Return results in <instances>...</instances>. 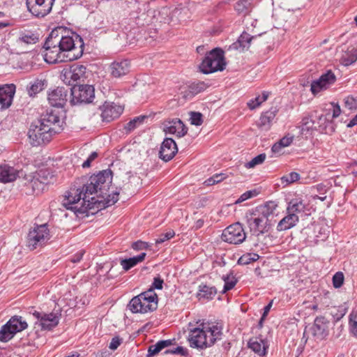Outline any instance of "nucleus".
I'll list each match as a JSON object with an SVG mask.
<instances>
[{"label": "nucleus", "instance_id": "a878e982", "mask_svg": "<svg viewBox=\"0 0 357 357\" xmlns=\"http://www.w3.org/2000/svg\"><path fill=\"white\" fill-rule=\"evenodd\" d=\"M248 347L259 356H264L267 353L268 344L267 340L256 337L250 340Z\"/></svg>", "mask_w": 357, "mask_h": 357}, {"label": "nucleus", "instance_id": "f3484780", "mask_svg": "<svg viewBox=\"0 0 357 357\" xmlns=\"http://www.w3.org/2000/svg\"><path fill=\"white\" fill-rule=\"evenodd\" d=\"M336 80L334 73L328 70L323 74L318 79L313 81L311 84L310 91L313 95H316L323 90L327 89Z\"/></svg>", "mask_w": 357, "mask_h": 357}, {"label": "nucleus", "instance_id": "09e8293b", "mask_svg": "<svg viewBox=\"0 0 357 357\" xmlns=\"http://www.w3.org/2000/svg\"><path fill=\"white\" fill-rule=\"evenodd\" d=\"M37 40L38 38L36 36L26 34L20 36L18 39L19 42L24 43L26 44L36 43Z\"/></svg>", "mask_w": 357, "mask_h": 357}, {"label": "nucleus", "instance_id": "412c9836", "mask_svg": "<svg viewBox=\"0 0 357 357\" xmlns=\"http://www.w3.org/2000/svg\"><path fill=\"white\" fill-rule=\"evenodd\" d=\"M163 130L166 134L174 135L178 137H183L188 131L183 123L178 119L166 121Z\"/></svg>", "mask_w": 357, "mask_h": 357}, {"label": "nucleus", "instance_id": "13d9d810", "mask_svg": "<svg viewBox=\"0 0 357 357\" xmlns=\"http://www.w3.org/2000/svg\"><path fill=\"white\" fill-rule=\"evenodd\" d=\"M84 250H80V251H79L78 252H77V253H76V254H75V255L72 257V259H71V261H72L73 263H77V262H79V261L82 259V257H83V255H84Z\"/></svg>", "mask_w": 357, "mask_h": 357}, {"label": "nucleus", "instance_id": "a18cd8bd", "mask_svg": "<svg viewBox=\"0 0 357 357\" xmlns=\"http://www.w3.org/2000/svg\"><path fill=\"white\" fill-rule=\"evenodd\" d=\"M356 61V59H353V56L349 51L346 52L340 59V63L345 66H348Z\"/></svg>", "mask_w": 357, "mask_h": 357}, {"label": "nucleus", "instance_id": "c03bdc74", "mask_svg": "<svg viewBox=\"0 0 357 357\" xmlns=\"http://www.w3.org/2000/svg\"><path fill=\"white\" fill-rule=\"evenodd\" d=\"M344 274L342 272H337L333 277V284L335 288H340L344 282Z\"/></svg>", "mask_w": 357, "mask_h": 357}, {"label": "nucleus", "instance_id": "9b49d317", "mask_svg": "<svg viewBox=\"0 0 357 357\" xmlns=\"http://www.w3.org/2000/svg\"><path fill=\"white\" fill-rule=\"evenodd\" d=\"M72 99L70 102L75 105L78 103L90 102L93 99L94 88L91 85H77L69 88Z\"/></svg>", "mask_w": 357, "mask_h": 357}, {"label": "nucleus", "instance_id": "bf43d9fd", "mask_svg": "<svg viewBox=\"0 0 357 357\" xmlns=\"http://www.w3.org/2000/svg\"><path fill=\"white\" fill-rule=\"evenodd\" d=\"M283 148L284 146L278 141L273 145L271 151L273 153H280Z\"/></svg>", "mask_w": 357, "mask_h": 357}, {"label": "nucleus", "instance_id": "4c0bfd02", "mask_svg": "<svg viewBox=\"0 0 357 357\" xmlns=\"http://www.w3.org/2000/svg\"><path fill=\"white\" fill-rule=\"evenodd\" d=\"M300 174L296 172H292L288 174L284 175L281 177L280 181L281 183L284 185V186H287L289 184H291L300 179Z\"/></svg>", "mask_w": 357, "mask_h": 357}, {"label": "nucleus", "instance_id": "5fc2aeb1", "mask_svg": "<svg viewBox=\"0 0 357 357\" xmlns=\"http://www.w3.org/2000/svg\"><path fill=\"white\" fill-rule=\"evenodd\" d=\"M293 140L294 136L288 135L280 139L279 142L284 146V148H285L289 146L293 142Z\"/></svg>", "mask_w": 357, "mask_h": 357}, {"label": "nucleus", "instance_id": "f03ea898", "mask_svg": "<svg viewBox=\"0 0 357 357\" xmlns=\"http://www.w3.org/2000/svg\"><path fill=\"white\" fill-rule=\"evenodd\" d=\"M84 45L82 38L75 33L60 36L57 30H53L43 46L45 61L49 63L63 62L65 52H68L66 60L77 59L83 54Z\"/></svg>", "mask_w": 357, "mask_h": 357}, {"label": "nucleus", "instance_id": "423d86ee", "mask_svg": "<svg viewBox=\"0 0 357 357\" xmlns=\"http://www.w3.org/2000/svg\"><path fill=\"white\" fill-rule=\"evenodd\" d=\"M226 66L224 52L220 48H215L209 52L199 66L201 72L210 74L217 71H222Z\"/></svg>", "mask_w": 357, "mask_h": 357}, {"label": "nucleus", "instance_id": "cd10ccee", "mask_svg": "<svg viewBox=\"0 0 357 357\" xmlns=\"http://www.w3.org/2000/svg\"><path fill=\"white\" fill-rule=\"evenodd\" d=\"M252 40H257V36H251L249 33L243 32L238 38L237 42L233 43L229 49L238 50L241 48L242 50L248 49L250 47Z\"/></svg>", "mask_w": 357, "mask_h": 357}, {"label": "nucleus", "instance_id": "6ab92c4d", "mask_svg": "<svg viewBox=\"0 0 357 357\" xmlns=\"http://www.w3.org/2000/svg\"><path fill=\"white\" fill-rule=\"evenodd\" d=\"M69 88L57 87L49 92L47 99L50 104L56 107H63L67 101Z\"/></svg>", "mask_w": 357, "mask_h": 357}, {"label": "nucleus", "instance_id": "e433bc0d", "mask_svg": "<svg viewBox=\"0 0 357 357\" xmlns=\"http://www.w3.org/2000/svg\"><path fill=\"white\" fill-rule=\"evenodd\" d=\"M251 3L249 0H240L235 5V10L239 13L246 15L250 10Z\"/></svg>", "mask_w": 357, "mask_h": 357}, {"label": "nucleus", "instance_id": "aec40b11", "mask_svg": "<svg viewBox=\"0 0 357 357\" xmlns=\"http://www.w3.org/2000/svg\"><path fill=\"white\" fill-rule=\"evenodd\" d=\"M178 151L176 142L172 138L167 137L162 142L159 151L160 158L165 161L171 160Z\"/></svg>", "mask_w": 357, "mask_h": 357}, {"label": "nucleus", "instance_id": "0eeeda50", "mask_svg": "<svg viewBox=\"0 0 357 357\" xmlns=\"http://www.w3.org/2000/svg\"><path fill=\"white\" fill-rule=\"evenodd\" d=\"M28 327V324L21 316H13L4 324L0 330V341L7 342L14 335Z\"/></svg>", "mask_w": 357, "mask_h": 357}, {"label": "nucleus", "instance_id": "a19ab883", "mask_svg": "<svg viewBox=\"0 0 357 357\" xmlns=\"http://www.w3.org/2000/svg\"><path fill=\"white\" fill-rule=\"evenodd\" d=\"M145 119H146L145 116H139L135 117L132 120H131L128 123H127L125 125L124 128L128 132H131L132 130L135 129L137 127H138L139 125H141Z\"/></svg>", "mask_w": 357, "mask_h": 357}, {"label": "nucleus", "instance_id": "37998d69", "mask_svg": "<svg viewBox=\"0 0 357 357\" xmlns=\"http://www.w3.org/2000/svg\"><path fill=\"white\" fill-rule=\"evenodd\" d=\"M266 158L265 153H261L256 157L253 158L250 161L245 164V167L251 169L255 167L257 165L262 164Z\"/></svg>", "mask_w": 357, "mask_h": 357}, {"label": "nucleus", "instance_id": "79ce46f5", "mask_svg": "<svg viewBox=\"0 0 357 357\" xmlns=\"http://www.w3.org/2000/svg\"><path fill=\"white\" fill-rule=\"evenodd\" d=\"M345 109L354 111L357 109V97L349 96L344 99V111Z\"/></svg>", "mask_w": 357, "mask_h": 357}, {"label": "nucleus", "instance_id": "603ef678", "mask_svg": "<svg viewBox=\"0 0 357 357\" xmlns=\"http://www.w3.org/2000/svg\"><path fill=\"white\" fill-rule=\"evenodd\" d=\"M123 340L119 337H114L112 339L109 348L113 351L116 350L122 343Z\"/></svg>", "mask_w": 357, "mask_h": 357}, {"label": "nucleus", "instance_id": "473e14b6", "mask_svg": "<svg viewBox=\"0 0 357 357\" xmlns=\"http://www.w3.org/2000/svg\"><path fill=\"white\" fill-rule=\"evenodd\" d=\"M29 177L31 178L29 180L28 185L32 189L33 192L36 195L41 193L45 190L46 185L35 174L29 176Z\"/></svg>", "mask_w": 357, "mask_h": 357}, {"label": "nucleus", "instance_id": "dca6fc26", "mask_svg": "<svg viewBox=\"0 0 357 357\" xmlns=\"http://www.w3.org/2000/svg\"><path fill=\"white\" fill-rule=\"evenodd\" d=\"M329 321L324 317H317L310 331L316 341H321L328 335Z\"/></svg>", "mask_w": 357, "mask_h": 357}, {"label": "nucleus", "instance_id": "bb28decb", "mask_svg": "<svg viewBox=\"0 0 357 357\" xmlns=\"http://www.w3.org/2000/svg\"><path fill=\"white\" fill-rule=\"evenodd\" d=\"M299 220L298 215L287 213L278 224L277 229L278 231H285L294 227Z\"/></svg>", "mask_w": 357, "mask_h": 357}, {"label": "nucleus", "instance_id": "a211bd4d", "mask_svg": "<svg viewBox=\"0 0 357 357\" xmlns=\"http://www.w3.org/2000/svg\"><path fill=\"white\" fill-rule=\"evenodd\" d=\"M100 109L102 121L107 123L117 119L123 111V108L121 105L107 102L100 107Z\"/></svg>", "mask_w": 357, "mask_h": 357}, {"label": "nucleus", "instance_id": "20e7f679", "mask_svg": "<svg viewBox=\"0 0 357 357\" xmlns=\"http://www.w3.org/2000/svg\"><path fill=\"white\" fill-rule=\"evenodd\" d=\"M202 328H195L190 331L188 340L192 348L204 349L211 347L222 335V328L218 324H202Z\"/></svg>", "mask_w": 357, "mask_h": 357}, {"label": "nucleus", "instance_id": "e2e57ef3", "mask_svg": "<svg viewBox=\"0 0 357 357\" xmlns=\"http://www.w3.org/2000/svg\"><path fill=\"white\" fill-rule=\"evenodd\" d=\"M213 177L215 180V182H216V183L221 182L225 178V176L223 174H216L213 175Z\"/></svg>", "mask_w": 357, "mask_h": 357}, {"label": "nucleus", "instance_id": "7ed1b4c3", "mask_svg": "<svg viewBox=\"0 0 357 357\" xmlns=\"http://www.w3.org/2000/svg\"><path fill=\"white\" fill-rule=\"evenodd\" d=\"M277 204L269 202L255 208L246 215L247 224L250 232L257 236L267 233L271 229V219L273 218Z\"/></svg>", "mask_w": 357, "mask_h": 357}, {"label": "nucleus", "instance_id": "393cba45", "mask_svg": "<svg viewBox=\"0 0 357 357\" xmlns=\"http://www.w3.org/2000/svg\"><path fill=\"white\" fill-rule=\"evenodd\" d=\"M21 172L8 164L0 165V182L6 183L14 181Z\"/></svg>", "mask_w": 357, "mask_h": 357}, {"label": "nucleus", "instance_id": "6e6552de", "mask_svg": "<svg viewBox=\"0 0 357 357\" xmlns=\"http://www.w3.org/2000/svg\"><path fill=\"white\" fill-rule=\"evenodd\" d=\"M50 238L47 224L37 225L32 228L27 236L26 245L33 250L44 245Z\"/></svg>", "mask_w": 357, "mask_h": 357}, {"label": "nucleus", "instance_id": "052dcab7", "mask_svg": "<svg viewBox=\"0 0 357 357\" xmlns=\"http://www.w3.org/2000/svg\"><path fill=\"white\" fill-rule=\"evenodd\" d=\"M341 114V109L339 105H333V118H337Z\"/></svg>", "mask_w": 357, "mask_h": 357}, {"label": "nucleus", "instance_id": "39448f33", "mask_svg": "<svg viewBox=\"0 0 357 357\" xmlns=\"http://www.w3.org/2000/svg\"><path fill=\"white\" fill-rule=\"evenodd\" d=\"M132 313L153 312L158 307V296L152 289L133 297L128 305Z\"/></svg>", "mask_w": 357, "mask_h": 357}, {"label": "nucleus", "instance_id": "3c124183", "mask_svg": "<svg viewBox=\"0 0 357 357\" xmlns=\"http://www.w3.org/2000/svg\"><path fill=\"white\" fill-rule=\"evenodd\" d=\"M256 195L255 191L249 190L242 194L236 201V204L241 203Z\"/></svg>", "mask_w": 357, "mask_h": 357}, {"label": "nucleus", "instance_id": "864d4df0", "mask_svg": "<svg viewBox=\"0 0 357 357\" xmlns=\"http://www.w3.org/2000/svg\"><path fill=\"white\" fill-rule=\"evenodd\" d=\"M261 96H259L256 97L255 99L250 100L248 102V106L249 107V108L250 109H254L257 108L263 102V101H261Z\"/></svg>", "mask_w": 357, "mask_h": 357}, {"label": "nucleus", "instance_id": "338daca9", "mask_svg": "<svg viewBox=\"0 0 357 357\" xmlns=\"http://www.w3.org/2000/svg\"><path fill=\"white\" fill-rule=\"evenodd\" d=\"M349 53L353 56V59H356L357 61V47L356 48H352L351 50H348Z\"/></svg>", "mask_w": 357, "mask_h": 357}, {"label": "nucleus", "instance_id": "f704fd0d", "mask_svg": "<svg viewBox=\"0 0 357 357\" xmlns=\"http://www.w3.org/2000/svg\"><path fill=\"white\" fill-rule=\"evenodd\" d=\"M45 86V81L41 79H36L31 82L27 87V91L30 96H33L40 92Z\"/></svg>", "mask_w": 357, "mask_h": 357}, {"label": "nucleus", "instance_id": "9d476101", "mask_svg": "<svg viewBox=\"0 0 357 357\" xmlns=\"http://www.w3.org/2000/svg\"><path fill=\"white\" fill-rule=\"evenodd\" d=\"M29 313L32 314L36 319L35 327L38 326L41 328V330L50 331L55 328L59 324L60 315L57 313L38 312L36 310H33V308L30 310Z\"/></svg>", "mask_w": 357, "mask_h": 357}, {"label": "nucleus", "instance_id": "2eb2a0df", "mask_svg": "<svg viewBox=\"0 0 357 357\" xmlns=\"http://www.w3.org/2000/svg\"><path fill=\"white\" fill-rule=\"evenodd\" d=\"M86 67L83 65L74 64L68 69L64 70L62 77L65 84L68 86H77L75 83L80 79L85 77Z\"/></svg>", "mask_w": 357, "mask_h": 357}, {"label": "nucleus", "instance_id": "7c9ffc66", "mask_svg": "<svg viewBox=\"0 0 357 357\" xmlns=\"http://www.w3.org/2000/svg\"><path fill=\"white\" fill-rule=\"evenodd\" d=\"M172 344V340H160L156 344L151 345L148 349L147 357H151L158 354L163 349Z\"/></svg>", "mask_w": 357, "mask_h": 357}, {"label": "nucleus", "instance_id": "de8ad7c7", "mask_svg": "<svg viewBox=\"0 0 357 357\" xmlns=\"http://www.w3.org/2000/svg\"><path fill=\"white\" fill-rule=\"evenodd\" d=\"M165 354H179L181 356H185L188 355V350L183 347L178 346L176 348L173 349H167L165 351Z\"/></svg>", "mask_w": 357, "mask_h": 357}, {"label": "nucleus", "instance_id": "8fccbe9b", "mask_svg": "<svg viewBox=\"0 0 357 357\" xmlns=\"http://www.w3.org/2000/svg\"><path fill=\"white\" fill-rule=\"evenodd\" d=\"M174 235H175V232L173 230H170V231L166 232L165 234L160 235V236L155 240V243L156 244L162 243L165 242V241H167V240L173 238L174 236Z\"/></svg>", "mask_w": 357, "mask_h": 357}, {"label": "nucleus", "instance_id": "5701e85b", "mask_svg": "<svg viewBox=\"0 0 357 357\" xmlns=\"http://www.w3.org/2000/svg\"><path fill=\"white\" fill-rule=\"evenodd\" d=\"M15 93V86L13 84L0 86V105L2 109L8 107Z\"/></svg>", "mask_w": 357, "mask_h": 357}, {"label": "nucleus", "instance_id": "69168bd1", "mask_svg": "<svg viewBox=\"0 0 357 357\" xmlns=\"http://www.w3.org/2000/svg\"><path fill=\"white\" fill-rule=\"evenodd\" d=\"M215 180L213 178V177L211 176L205 181V183L206 185H213L216 183V182H215Z\"/></svg>", "mask_w": 357, "mask_h": 357}, {"label": "nucleus", "instance_id": "c756f323", "mask_svg": "<svg viewBox=\"0 0 357 357\" xmlns=\"http://www.w3.org/2000/svg\"><path fill=\"white\" fill-rule=\"evenodd\" d=\"M305 209V204L303 201L301 199H291L287 208V213H294L298 215V213H303Z\"/></svg>", "mask_w": 357, "mask_h": 357}, {"label": "nucleus", "instance_id": "4468645a", "mask_svg": "<svg viewBox=\"0 0 357 357\" xmlns=\"http://www.w3.org/2000/svg\"><path fill=\"white\" fill-rule=\"evenodd\" d=\"M38 121L53 135L62 130L63 121L57 112L52 109L47 110L45 113L43 114Z\"/></svg>", "mask_w": 357, "mask_h": 357}, {"label": "nucleus", "instance_id": "6e6d98bb", "mask_svg": "<svg viewBox=\"0 0 357 357\" xmlns=\"http://www.w3.org/2000/svg\"><path fill=\"white\" fill-rule=\"evenodd\" d=\"M163 282H164L163 280L161 279L160 277L154 278L153 282L150 289H152L153 291L155 289H162Z\"/></svg>", "mask_w": 357, "mask_h": 357}, {"label": "nucleus", "instance_id": "4be33fe9", "mask_svg": "<svg viewBox=\"0 0 357 357\" xmlns=\"http://www.w3.org/2000/svg\"><path fill=\"white\" fill-rule=\"evenodd\" d=\"M277 112L278 110L276 108L273 107L265 112H263L259 121L257 122L258 128L261 131H268L275 121Z\"/></svg>", "mask_w": 357, "mask_h": 357}, {"label": "nucleus", "instance_id": "2f4dec72", "mask_svg": "<svg viewBox=\"0 0 357 357\" xmlns=\"http://www.w3.org/2000/svg\"><path fill=\"white\" fill-rule=\"evenodd\" d=\"M217 294V291L215 287H209L207 285H199V292L197 294V297L199 299H212L215 294Z\"/></svg>", "mask_w": 357, "mask_h": 357}, {"label": "nucleus", "instance_id": "1a4fd4ad", "mask_svg": "<svg viewBox=\"0 0 357 357\" xmlns=\"http://www.w3.org/2000/svg\"><path fill=\"white\" fill-rule=\"evenodd\" d=\"M47 130L38 121L32 123L28 131L30 143L33 146H40L50 142L53 135Z\"/></svg>", "mask_w": 357, "mask_h": 357}, {"label": "nucleus", "instance_id": "ea45409f", "mask_svg": "<svg viewBox=\"0 0 357 357\" xmlns=\"http://www.w3.org/2000/svg\"><path fill=\"white\" fill-rule=\"evenodd\" d=\"M259 256L256 253H245L238 260V264L241 265H247L251 262L256 261Z\"/></svg>", "mask_w": 357, "mask_h": 357}, {"label": "nucleus", "instance_id": "72a5a7b5", "mask_svg": "<svg viewBox=\"0 0 357 357\" xmlns=\"http://www.w3.org/2000/svg\"><path fill=\"white\" fill-rule=\"evenodd\" d=\"M35 175L45 185L50 183L53 180L54 175L48 169H42L35 173Z\"/></svg>", "mask_w": 357, "mask_h": 357}, {"label": "nucleus", "instance_id": "4d7b16f0", "mask_svg": "<svg viewBox=\"0 0 357 357\" xmlns=\"http://www.w3.org/2000/svg\"><path fill=\"white\" fill-rule=\"evenodd\" d=\"M148 244L146 242L142 241H137L132 244V248L134 250H143L147 247Z\"/></svg>", "mask_w": 357, "mask_h": 357}, {"label": "nucleus", "instance_id": "c85d7f7f", "mask_svg": "<svg viewBox=\"0 0 357 357\" xmlns=\"http://www.w3.org/2000/svg\"><path fill=\"white\" fill-rule=\"evenodd\" d=\"M146 252H142L139 255L130 257L128 259H123L120 261V264L122 266L124 271H127L131 268L136 266L137 264L143 261L145 259Z\"/></svg>", "mask_w": 357, "mask_h": 357}, {"label": "nucleus", "instance_id": "ddd939ff", "mask_svg": "<svg viewBox=\"0 0 357 357\" xmlns=\"http://www.w3.org/2000/svg\"><path fill=\"white\" fill-rule=\"evenodd\" d=\"M54 2L55 0H26L28 10L38 18L44 17L51 12Z\"/></svg>", "mask_w": 357, "mask_h": 357}, {"label": "nucleus", "instance_id": "b1692460", "mask_svg": "<svg viewBox=\"0 0 357 357\" xmlns=\"http://www.w3.org/2000/svg\"><path fill=\"white\" fill-rule=\"evenodd\" d=\"M109 68L114 78H120L130 72V63L128 60L116 61L111 63Z\"/></svg>", "mask_w": 357, "mask_h": 357}, {"label": "nucleus", "instance_id": "58836bf2", "mask_svg": "<svg viewBox=\"0 0 357 357\" xmlns=\"http://www.w3.org/2000/svg\"><path fill=\"white\" fill-rule=\"evenodd\" d=\"M222 279L225 282L224 287L222 289L223 293H225L227 291L233 289L237 282L236 279L232 274L223 275Z\"/></svg>", "mask_w": 357, "mask_h": 357}, {"label": "nucleus", "instance_id": "c9c22d12", "mask_svg": "<svg viewBox=\"0 0 357 357\" xmlns=\"http://www.w3.org/2000/svg\"><path fill=\"white\" fill-rule=\"evenodd\" d=\"M349 328L351 334L357 338V311L353 310L349 315Z\"/></svg>", "mask_w": 357, "mask_h": 357}, {"label": "nucleus", "instance_id": "0e129e2a", "mask_svg": "<svg viewBox=\"0 0 357 357\" xmlns=\"http://www.w3.org/2000/svg\"><path fill=\"white\" fill-rule=\"evenodd\" d=\"M357 125V114L347 123V128H352Z\"/></svg>", "mask_w": 357, "mask_h": 357}, {"label": "nucleus", "instance_id": "774afa93", "mask_svg": "<svg viewBox=\"0 0 357 357\" xmlns=\"http://www.w3.org/2000/svg\"><path fill=\"white\" fill-rule=\"evenodd\" d=\"M92 161H91L89 158H87L82 164V167L87 168L91 166V163Z\"/></svg>", "mask_w": 357, "mask_h": 357}, {"label": "nucleus", "instance_id": "f8f14e48", "mask_svg": "<svg viewBox=\"0 0 357 357\" xmlns=\"http://www.w3.org/2000/svg\"><path fill=\"white\" fill-rule=\"evenodd\" d=\"M246 238V234L242 225L236 222L227 227L223 230L222 239L231 244H240Z\"/></svg>", "mask_w": 357, "mask_h": 357}, {"label": "nucleus", "instance_id": "680f3d73", "mask_svg": "<svg viewBox=\"0 0 357 357\" xmlns=\"http://www.w3.org/2000/svg\"><path fill=\"white\" fill-rule=\"evenodd\" d=\"M272 304H273V301H271L266 306L264 307V312H263V314H262V317H261V321L264 320V319L267 316V314H268L271 307H272Z\"/></svg>", "mask_w": 357, "mask_h": 357}, {"label": "nucleus", "instance_id": "49530a36", "mask_svg": "<svg viewBox=\"0 0 357 357\" xmlns=\"http://www.w3.org/2000/svg\"><path fill=\"white\" fill-rule=\"evenodd\" d=\"M203 122L202 114L199 112H192L190 113V123L195 126H200Z\"/></svg>", "mask_w": 357, "mask_h": 357}, {"label": "nucleus", "instance_id": "f257e3e1", "mask_svg": "<svg viewBox=\"0 0 357 357\" xmlns=\"http://www.w3.org/2000/svg\"><path fill=\"white\" fill-rule=\"evenodd\" d=\"M112 181L110 169L99 172L90 177L77 180L81 187L71 188L66 196L63 205L75 214L87 213L90 209H102L114 204L119 200V192L109 193Z\"/></svg>", "mask_w": 357, "mask_h": 357}]
</instances>
